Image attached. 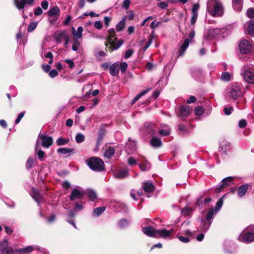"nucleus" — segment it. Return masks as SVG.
I'll return each instance as SVG.
<instances>
[{
    "instance_id": "obj_1",
    "label": "nucleus",
    "mask_w": 254,
    "mask_h": 254,
    "mask_svg": "<svg viewBox=\"0 0 254 254\" xmlns=\"http://www.w3.org/2000/svg\"><path fill=\"white\" fill-rule=\"evenodd\" d=\"M244 88L241 83L233 82L227 88L226 96L229 99L236 100L243 96Z\"/></svg>"
},
{
    "instance_id": "obj_2",
    "label": "nucleus",
    "mask_w": 254,
    "mask_h": 254,
    "mask_svg": "<svg viewBox=\"0 0 254 254\" xmlns=\"http://www.w3.org/2000/svg\"><path fill=\"white\" fill-rule=\"evenodd\" d=\"M207 10L213 16H221L223 13V7L218 0H209L207 3Z\"/></svg>"
},
{
    "instance_id": "obj_3",
    "label": "nucleus",
    "mask_w": 254,
    "mask_h": 254,
    "mask_svg": "<svg viewBox=\"0 0 254 254\" xmlns=\"http://www.w3.org/2000/svg\"><path fill=\"white\" fill-rule=\"evenodd\" d=\"M86 164L91 170L94 171L100 172L104 169L103 161L98 157H92L87 159Z\"/></svg>"
},
{
    "instance_id": "obj_4",
    "label": "nucleus",
    "mask_w": 254,
    "mask_h": 254,
    "mask_svg": "<svg viewBox=\"0 0 254 254\" xmlns=\"http://www.w3.org/2000/svg\"><path fill=\"white\" fill-rule=\"evenodd\" d=\"M241 241L245 242H252L254 241V225H251L247 227L239 236Z\"/></svg>"
},
{
    "instance_id": "obj_5",
    "label": "nucleus",
    "mask_w": 254,
    "mask_h": 254,
    "mask_svg": "<svg viewBox=\"0 0 254 254\" xmlns=\"http://www.w3.org/2000/svg\"><path fill=\"white\" fill-rule=\"evenodd\" d=\"M53 138L51 136L40 133L37 138L35 150H38L40 144L46 148H49L53 143Z\"/></svg>"
},
{
    "instance_id": "obj_6",
    "label": "nucleus",
    "mask_w": 254,
    "mask_h": 254,
    "mask_svg": "<svg viewBox=\"0 0 254 254\" xmlns=\"http://www.w3.org/2000/svg\"><path fill=\"white\" fill-rule=\"evenodd\" d=\"M239 47L240 53L242 54H248L252 51L254 44L252 41L243 39L240 42Z\"/></svg>"
},
{
    "instance_id": "obj_7",
    "label": "nucleus",
    "mask_w": 254,
    "mask_h": 254,
    "mask_svg": "<svg viewBox=\"0 0 254 254\" xmlns=\"http://www.w3.org/2000/svg\"><path fill=\"white\" fill-rule=\"evenodd\" d=\"M237 178L235 177H227L221 181V182L216 186L215 188L216 191L218 192L224 188L233 184V182L235 181Z\"/></svg>"
},
{
    "instance_id": "obj_8",
    "label": "nucleus",
    "mask_w": 254,
    "mask_h": 254,
    "mask_svg": "<svg viewBox=\"0 0 254 254\" xmlns=\"http://www.w3.org/2000/svg\"><path fill=\"white\" fill-rule=\"evenodd\" d=\"M190 111L191 109L188 105H183L176 109L177 115L182 119L188 117Z\"/></svg>"
},
{
    "instance_id": "obj_9",
    "label": "nucleus",
    "mask_w": 254,
    "mask_h": 254,
    "mask_svg": "<svg viewBox=\"0 0 254 254\" xmlns=\"http://www.w3.org/2000/svg\"><path fill=\"white\" fill-rule=\"evenodd\" d=\"M194 35L195 31L192 30L189 35V39H186L181 46L180 48L179 49V56H182L184 55L186 50L189 46L190 40H192L194 38Z\"/></svg>"
},
{
    "instance_id": "obj_10",
    "label": "nucleus",
    "mask_w": 254,
    "mask_h": 254,
    "mask_svg": "<svg viewBox=\"0 0 254 254\" xmlns=\"http://www.w3.org/2000/svg\"><path fill=\"white\" fill-rule=\"evenodd\" d=\"M16 252L11 248L8 247V243L7 240L4 239L0 244V254H13Z\"/></svg>"
},
{
    "instance_id": "obj_11",
    "label": "nucleus",
    "mask_w": 254,
    "mask_h": 254,
    "mask_svg": "<svg viewBox=\"0 0 254 254\" xmlns=\"http://www.w3.org/2000/svg\"><path fill=\"white\" fill-rule=\"evenodd\" d=\"M141 188L144 193H148L147 196L150 197L151 195L150 194H152L154 191L155 186L152 182L147 181L142 183Z\"/></svg>"
},
{
    "instance_id": "obj_12",
    "label": "nucleus",
    "mask_w": 254,
    "mask_h": 254,
    "mask_svg": "<svg viewBox=\"0 0 254 254\" xmlns=\"http://www.w3.org/2000/svg\"><path fill=\"white\" fill-rule=\"evenodd\" d=\"M125 148L126 151L128 154L133 153L137 149L136 141L134 140H131L130 138H128V141L126 143Z\"/></svg>"
},
{
    "instance_id": "obj_13",
    "label": "nucleus",
    "mask_w": 254,
    "mask_h": 254,
    "mask_svg": "<svg viewBox=\"0 0 254 254\" xmlns=\"http://www.w3.org/2000/svg\"><path fill=\"white\" fill-rule=\"evenodd\" d=\"M84 193L81 190L80 188H74L72 190L69 198L71 201H74L76 199H81L83 197Z\"/></svg>"
},
{
    "instance_id": "obj_14",
    "label": "nucleus",
    "mask_w": 254,
    "mask_h": 254,
    "mask_svg": "<svg viewBox=\"0 0 254 254\" xmlns=\"http://www.w3.org/2000/svg\"><path fill=\"white\" fill-rule=\"evenodd\" d=\"M110 206L117 211H125L127 207L124 203L116 200L112 201L110 202Z\"/></svg>"
},
{
    "instance_id": "obj_15",
    "label": "nucleus",
    "mask_w": 254,
    "mask_h": 254,
    "mask_svg": "<svg viewBox=\"0 0 254 254\" xmlns=\"http://www.w3.org/2000/svg\"><path fill=\"white\" fill-rule=\"evenodd\" d=\"M30 195L34 200L37 203L38 205L43 201V198L42 195L39 193L38 190L34 187L32 188Z\"/></svg>"
},
{
    "instance_id": "obj_16",
    "label": "nucleus",
    "mask_w": 254,
    "mask_h": 254,
    "mask_svg": "<svg viewBox=\"0 0 254 254\" xmlns=\"http://www.w3.org/2000/svg\"><path fill=\"white\" fill-rule=\"evenodd\" d=\"M114 40L116 41V42H115L113 41L110 43V46H108V44L107 43L105 44L106 47L108 48L111 52L118 49L124 43V41L122 39L117 40V39L115 38Z\"/></svg>"
},
{
    "instance_id": "obj_17",
    "label": "nucleus",
    "mask_w": 254,
    "mask_h": 254,
    "mask_svg": "<svg viewBox=\"0 0 254 254\" xmlns=\"http://www.w3.org/2000/svg\"><path fill=\"white\" fill-rule=\"evenodd\" d=\"M156 127L155 124L150 122H146L144 124L143 130L148 134L152 135L156 132Z\"/></svg>"
},
{
    "instance_id": "obj_18",
    "label": "nucleus",
    "mask_w": 254,
    "mask_h": 254,
    "mask_svg": "<svg viewBox=\"0 0 254 254\" xmlns=\"http://www.w3.org/2000/svg\"><path fill=\"white\" fill-rule=\"evenodd\" d=\"M174 229L170 230L166 229L157 230L156 238H166L169 237L174 233Z\"/></svg>"
},
{
    "instance_id": "obj_19",
    "label": "nucleus",
    "mask_w": 254,
    "mask_h": 254,
    "mask_svg": "<svg viewBox=\"0 0 254 254\" xmlns=\"http://www.w3.org/2000/svg\"><path fill=\"white\" fill-rule=\"evenodd\" d=\"M142 232L146 236L156 238L157 229L153 227L148 226L142 227Z\"/></svg>"
},
{
    "instance_id": "obj_20",
    "label": "nucleus",
    "mask_w": 254,
    "mask_h": 254,
    "mask_svg": "<svg viewBox=\"0 0 254 254\" xmlns=\"http://www.w3.org/2000/svg\"><path fill=\"white\" fill-rule=\"evenodd\" d=\"M106 130L105 129V127L103 125H102V126L100 127L98 134V137L97 140L96 144V148H98L100 145H101L102 141L103 139L104 136L105 134Z\"/></svg>"
},
{
    "instance_id": "obj_21",
    "label": "nucleus",
    "mask_w": 254,
    "mask_h": 254,
    "mask_svg": "<svg viewBox=\"0 0 254 254\" xmlns=\"http://www.w3.org/2000/svg\"><path fill=\"white\" fill-rule=\"evenodd\" d=\"M243 76L245 80L247 82L251 84L254 83V74L251 71L248 70H245Z\"/></svg>"
},
{
    "instance_id": "obj_22",
    "label": "nucleus",
    "mask_w": 254,
    "mask_h": 254,
    "mask_svg": "<svg viewBox=\"0 0 254 254\" xmlns=\"http://www.w3.org/2000/svg\"><path fill=\"white\" fill-rule=\"evenodd\" d=\"M137 161L140 162L139 166L142 171H148L151 169L150 164L146 160L143 159H138Z\"/></svg>"
},
{
    "instance_id": "obj_23",
    "label": "nucleus",
    "mask_w": 254,
    "mask_h": 254,
    "mask_svg": "<svg viewBox=\"0 0 254 254\" xmlns=\"http://www.w3.org/2000/svg\"><path fill=\"white\" fill-rule=\"evenodd\" d=\"M211 201V198H205L204 200L202 198H200L197 199L195 205L198 206L199 209H201L203 206L207 207Z\"/></svg>"
},
{
    "instance_id": "obj_24",
    "label": "nucleus",
    "mask_w": 254,
    "mask_h": 254,
    "mask_svg": "<svg viewBox=\"0 0 254 254\" xmlns=\"http://www.w3.org/2000/svg\"><path fill=\"white\" fill-rule=\"evenodd\" d=\"M114 175L116 178L124 179L128 176V171L127 170H121L114 173Z\"/></svg>"
},
{
    "instance_id": "obj_25",
    "label": "nucleus",
    "mask_w": 254,
    "mask_h": 254,
    "mask_svg": "<svg viewBox=\"0 0 254 254\" xmlns=\"http://www.w3.org/2000/svg\"><path fill=\"white\" fill-rule=\"evenodd\" d=\"M83 30V28L82 26L78 27L77 30L73 27L71 28L72 35L77 40L81 38Z\"/></svg>"
},
{
    "instance_id": "obj_26",
    "label": "nucleus",
    "mask_w": 254,
    "mask_h": 254,
    "mask_svg": "<svg viewBox=\"0 0 254 254\" xmlns=\"http://www.w3.org/2000/svg\"><path fill=\"white\" fill-rule=\"evenodd\" d=\"M211 224V221H207L205 219L202 220L200 228L203 232H206L208 231Z\"/></svg>"
},
{
    "instance_id": "obj_27",
    "label": "nucleus",
    "mask_w": 254,
    "mask_h": 254,
    "mask_svg": "<svg viewBox=\"0 0 254 254\" xmlns=\"http://www.w3.org/2000/svg\"><path fill=\"white\" fill-rule=\"evenodd\" d=\"M243 0H232V5L234 9L237 11L242 10Z\"/></svg>"
},
{
    "instance_id": "obj_28",
    "label": "nucleus",
    "mask_w": 254,
    "mask_h": 254,
    "mask_svg": "<svg viewBox=\"0 0 254 254\" xmlns=\"http://www.w3.org/2000/svg\"><path fill=\"white\" fill-rule=\"evenodd\" d=\"M249 185L245 184L241 185L238 188V195L239 197H242L247 192L248 190Z\"/></svg>"
},
{
    "instance_id": "obj_29",
    "label": "nucleus",
    "mask_w": 254,
    "mask_h": 254,
    "mask_svg": "<svg viewBox=\"0 0 254 254\" xmlns=\"http://www.w3.org/2000/svg\"><path fill=\"white\" fill-rule=\"evenodd\" d=\"M60 9L57 6H54L48 11V15L49 17H53L60 15Z\"/></svg>"
},
{
    "instance_id": "obj_30",
    "label": "nucleus",
    "mask_w": 254,
    "mask_h": 254,
    "mask_svg": "<svg viewBox=\"0 0 254 254\" xmlns=\"http://www.w3.org/2000/svg\"><path fill=\"white\" fill-rule=\"evenodd\" d=\"M34 0H20L16 3V6L19 9L24 8L26 4H31L33 3Z\"/></svg>"
},
{
    "instance_id": "obj_31",
    "label": "nucleus",
    "mask_w": 254,
    "mask_h": 254,
    "mask_svg": "<svg viewBox=\"0 0 254 254\" xmlns=\"http://www.w3.org/2000/svg\"><path fill=\"white\" fill-rule=\"evenodd\" d=\"M127 19V15H125L123 17L122 19L117 23L116 26V30L117 32H120L124 29Z\"/></svg>"
},
{
    "instance_id": "obj_32",
    "label": "nucleus",
    "mask_w": 254,
    "mask_h": 254,
    "mask_svg": "<svg viewBox=\"0 0 254 254\" xmlns=\"http://www.w3.org/2000/svg\"><path fill=\"white\" fill-rule=\"evenodd\" d=\"M151 88H147L143 91H142L140 93L138 94L131 101V105L134 104L137 100H138L142 96L148 93Z\"/></svg>"
},
{
    "instance_id": "obj_33",
    "label": "nucleus",
    "mask_w": 254,
    "mask_h": 254,
    "mask_svg": "<svg viewBox=\"0 0 254 254\" xmlns=\"http://www.w3.org/2000/svg\"><path fill=\"white\" fill-rule=\"evenodd\" d=\"M67 35V33L65 31H60L55 34V40L57 42L60 43L61 42L62 40L64 39Z\"/></svg>"
},
{
    "instance_id": "obj_34",
    "label": "nucleus",
    "mask_w": 254,
    "mask_h": 254,
    "mask_svg": "<svg viewBox=\"0 0 254 254\" xmlns=\"http://www.w3.org/2000/svg\"><path fill=\"white\" fill-rule=\"evenodd\" d=\"M74 151L73 148L61 147L57 150V152L62 154H69V155L71 154Z\"/></svg>"
},
{
    "instance_id": "obj_35",
    "label": "nucleus",
    "mask_w": 254,
    "mask_h": 254,
    "mask_svg": "<svg viewBox=\"0 0 254 254\" xmlns=\"http://www.w3.org/2000/svg\"><path fill=\"white\" fill-rule=\"evenodd\" d=\"M115 153V149L114 147H109L104 153V157L107 158H111Z\"/></svg>"
},
{
    "instance_id": "obj_36",
    "label": "nucleus",
    "mask_w": 254,
    "mask_h": 254,
    "mask_svg": "<svg viewBox=\"0 0 254 254\" xmlns=\"http://www.w3.org/2000/svg\"><path fill=\"white\" fill-rule=\"evenodd\" d=\"M119 65L114 64L110 66V73L113 76H116L119 73Z\"/></svg>"
},
{
    "instance_id": "obj_37",
    "label": "nucleus",
    "mask_w": 254,
    "mask_h": 254,
    "mask_svg": "<svg viewBox=\"0 0 254 254\" xmlns=\"http://www.w3.org/2000/svg\"><path fill=\"white\" fill-rule=\"evenodd\" d=\"M106 210L105 207H99L94 209L92 212L94 217H98Z\"/></svg>"
},
{
    "instance_id": "obj_38",
    "label": "nucleus",
    "mask_w": 254,
    "mask_h": 254,
    "mask_svg": "<svg viewBox=\"0 0 254 254\" xmlns=\"http://www.w3.org/2000/svg\"><path fill=\"white\" fill-rule=\"evenodd\" d=\"M150 141L151 145L154 147H160L162 144V141L161 139L157 137H152Z\"/></svg>"
},
{
    "instance_id": "obj_39",
    "label": "nucleus",
    "mask_w": 254,
    "mask_h": 254,
    "mask_svg": "<svg viewBox=\"0 0 254 254\" xmlns=\"http://www.w3.org/2000/svg\"><path fill=\"white\" fill-rule=\"evenodd\" d=\"M69 142L68 138L59 137L56 140V143L58 146H62L67 144Z\"/></svg>"
},
{
    "instance_id": "obj_40",
    "label": "nucleus",
    "mask_w": 254,
    "mask_h": 254,
    "mask_svg": "<svg viewBox=\"0 0 254 254\" xmlns=\"http://www.w3.org/2000/svg\"><path fill=\"white\" fill-rule=\"evenodd\" d=\"M88 197L92 201L96 199L97 197L96 192L91 189L87 190L86 191Z\"/></svg>"
},
{
    "instance_id": "obj_41",
    "label": "nucleus",
    "mask_w": 254,
    "mask_h": 254,
    "mask_svg": "<svg viewBox=\"0 0 254 254\" xmlns=\"http://www.w3.org/2000/svg\"><path fill=\"white\" fill-rule=\"evenodd\" d=\"M33 250V248L32 246H28L24 248L16 250V252L20 254L29 253H31Z\"/></svg>"
},
{
    "instance_id": "obj_42",
    "label": "nucleus",
    "mask_w": 254,
    "mask_h": 254,
    "mask_svg": "<svg viewBox=\"0 0 254 254\" xmlns=\"http://www.w3.org/2000/svg\"><path fill=\"white\" fill-rule=\"evenodd\" d=\"M223 30L222 28L213 29L211 31V34L214 38H217L222 33Z\"/></svg>"
},
{
    "instance_id": "obj_43",
    "label": "nucleus",
    "mask_w": 254,
    "mask_h": 254,
    "mask_svg": "<svg viewBox=\"0 0 254 254\" xmlns=\"http://www.w3.org/2000/svg\"><path fill=\"white\" fill-rule=\"evenodd\" d=\"M247 31L250 35L254 36V20H252L249 23Z\"/></svg>"
},
{
    "instance_id": "obj_44",
    "label": "nucleus",
    "mask_w": 254,
    "mask_h": 254,
    "mask_svg": "<svg viewBox=\"0 0 254 254\" xmlns=\"http://www.w3.org/2000/svg\"><path fill=\"white\" fill-rule=\"evenodd\" d=\"M128 225L129 222L126 219H122L118 222V226L121 229L127 227Z\"/></svg>"
},
{
    "instance_id": "obj_45",
    "label": "nucleus",
    "mask_w": 254,
    "mask_h": 254,
    "mask_svg": "<svg viewBox=\"0 0 254 254\" xmlns=\"http://www.w3.org/2000/svg\"><path fill=\"white\" fill-rule=\"evenodd\" d=\"M85 136L81 133H77L75 135V141L78 143L83 142L85 140Z\"/></svg>"
},
{
    "instance_id": "obj_46",
    "label": "nucleus",
    "mask_w": 254,
    "mask_h": 254,
    "mask_svg": "<svg viewBox=\"0 0 254 254\" xmlns=\"http://www.w3.org/2000/svg\"><path fill=\"white\" fill-rule=\"evenodd\" d=\"M192 211V208L186 207L182 210L181 214L185 217L189 216L190 215Z\"/></svg>"
},
{
    "instance_id": "obj_47",
    "label": "nucleus",
    "mask_w": 254,
    "mask_h": 254,
    "mask_svg": "<svg viewBox=\"0 0 254 254\" xmlns=\"http://www.w3.org/2000/svg\"><path fill=\"white\" fill-rule=\"evenodd\" d=\"M34 159L32 157H29L26 163V168L27 169H30L33 166Z\"/></svg>"
},
{
    "instance_id": "obj_48",
    "label": "nucleus",
    "mask_w": 254,
    "mask_h": 254,
    "mask_svg": "<svg viewBox=\"0 0 254 254\" xmlns=\"http://www.w3.org/2000/svg\"><path fill=\"white\" fill-rule=\"evenodd\" d=\"M231 75L229 72H225L222 73L221 78L225 81H229L230 80Z\"/></svg>"
},
{
    "instance_id": "obj_49",
    "label": "nucleus",
    "mask_w": 254,
    "mask_h": 254,
    "mask_svg": "<svg viewBox=\"0 0 254 254\" xmlns=\"http://www.w3.org/2000/svg\"><path fill=\"white\" fill-rule=\"evenodd\" d=\"M194 111L196 115L201 116L204 112V109L201 106H197L195 108Z\"/></svg>"
},
{
    "instance_id": "obj_50",
    "label": "nucleus",
    "mask_w": 254,
    "mask_h": 254,
    "mask_svg": "<svg viewBox=\"0 0 254 254\" xmlns=\"http://www.w3.org/2000/svg\"><path fill=\"white\" fill-rule=\"evenodd\" d=\"M37 23L36 22H31L28 26L27 30L29 32L33 31L37 27Z\"/></svg>"
},
{
    "instance_id": "obj_51",
    "label": "nucleus",
    "mask_w": 254,
    "mask_h": 254,
    "mask_svg": "<svg viewBox=\"0 0 254 254\" xmlns=\"http://www.w3.org/2000/svg\"><path fill=\"white\" fill-rule=\"evenodd\" d=\"M214 214V211L213 208H211L208 212L206 218L205 220L207 221H211V219L213 218Z\"/></svg>"
},
{
    "instance_id": "obj_52",
    "label": "nucleus",
    "mask_w": 254,
    "mask_h": 254,
    "mask_svg": "<svg viewBox=\"0 0 254 254\" xmlns=\"http://www.w3.org/2000/svg\"><path fill=\"white\" fill-rule=\"evenodd\" d=\"M80 46V42L76 39L73 43V45L72 46V50L73 51H77L79 47Z\"/></svg>"
},
{
    "instance_id": "obj_53",
    "label": "nucleus",
    "mask_w": 254,
    "mask_h": 254,
    "mask_svg": "<svg viewBox=\"0 0 254 254\" xmlns=\"http://www.w3.org/2000/svg\"><path fill=\"white\" fill-rule=\"evenodd\" d=\"M223 205V200L222 199H219L217 202H216L215 208V213H217L218 211L220 210L221 208L222 207Z\"/></svg>"
},
{
    "instance_id": "obj_54",
    "label": "nucleus",
    "mask_w": 254,
    "mask_h": 254,
    "mask_svg": "<svg viewBox=\"0 0 254 254\" xmlns=\"http://www.w3.org/2000/svg\"><path fill=\"white\" fill-rule=\"evenodd\" d=\"M35 152L37 153L38 158L40 161L43 160V158L45 155V152L41 149H39L38 147V150L37 151L35 150Z\"/></svg>"
},
{
    "instance_id": "obj_55",
    "label": "nucleus",
    "mask_w": 254,
    "mask_h": 254,
    "mask_svg": "<svg viewBox=\"0 0 254 254\" xmlns=\"http://www.w3.org/2000/svg\"><path fill=\"white\" fill-rule=\"evenodd\" d=\"M84 208L83 204L82 202H76L75 204L74 210L76 211H81Z\"/></svg>"
},
{
    "instance_id": "obj_56",
    "label": "nucleus",
    "mask_w": 254,
    "mask_h": 254,
    "mask_svg": "<svg viewBox=\"0 0 254 254\" xmlns=\"http://www.w3.org/2000/svg\"><path fill=\"white\" fill-rule=\"evenodd\" d=\"M119 67L121 72L124 73L127 69V64L126 62H122L120 64Z\"/></svg>"
},
{
    "instance_id": "obj_57",
    "label": "nucleus",
    "mask_w": 254,
    "mask_h": 254,
    "mask_svg": "<svg viewBox=\"0 0 254 254\" xmlns=\"http://www.w3.org/2000/svg\"><path fill=\"white\" fill-rule=\"evenodd\" d=\"M247 15L250 18H254V8H249L247 11Z\"/></svg>"
},
{
    "instance_id": "obj_58",
    "label": "nucleus",
    "mask_w": 254,
    "mask_h": 254,
    "mask_svg": "<svg viewBox=\"0 0 254 254\" xmlns=\"http://www.w3.org/2000/svg\"><path fill=\"white\" fill-rule=\"evenodd\" d=\"M157 5L163 9H166L168 7V4L165 1L160 2L158 3Z\"/></svg>"
},
{
    "instance_id": "obj_59",
    "label": "nucleus",
    "mask_w": 254,
    "mask_h": 254,
    "mask_svg": "<svg viewBox=\"0 0 254 254\" xmlns=\"http://www.w3.org/2000/svg\"><path fill=\"white\" fill-rule=\"evenodd\" d=\"M127 163L130 166H133L137 164V161L133 157H130L127 159Z\"/></svg>"
},
{
    "instance_id": "obj_60",
    "label": "nucleus",
    "mask_w": 254,
    "mask_h": 254,
    "mask_svg": "<svg viewBox=\"0 0 254 254\" xmlns=\"http://www.w3.org/2000/svg\"><path fill=\"white\" fill-rule=\"evenodd\" d=\"M133 53V50L132 49H128L126 51L125 54V58L128 59L130 57Z\"/></svg>"
},
{
    "instance_id": "obj_61",
    "label": "nucleus",
    "mask_w": 254,
    "mask_h": 254,
    "mask_svg": "<svg viewBox=\"0 0 254 254\" xmlns=\"http://www.w3.org/2000/svg\"><path fill=\"white\" fill-rule=\"evenodd\" d=\"M178 239L183 243H188L190 242V239L188 237H183L182 236H177Z\"/></svg>"
},
{
    "instance_id": "obj_62",
    "label": "nucleus",
    "mask_w": 254,
    "mask_h": 254,
    "mask_svg": "<svg viewBox=\"0 0 254 254\" xmlns=\"http://www.w3.org/2000/svg\"><path fill=\"white\" fill-rule=\"evenodd\" d=\"M160 24V22L156 20L153 21L150 24L151 29L154 30L155 28L158 27Z\"/></svg>"
},
{
    "instance_id": "obj_63",
    "label": "nucleus",
    "mask_w": 254,
    "mask_h": 254,
    "mask_svg": "<svg viewBox=\"0 0 254 254\" xmlns=\"http://www.w3.org/2000/svg\"><path fill=\"white\" fill-rule=\"evenodd\" d=\"M233 108L232 107H225L223 109L224 113L226 115H229L231 114Z\"/></svg>"
},
{
    "instance_id": "obj_64",
    "label": "nucleus",
    "mask_w": 254,
    "mask_h": 254,
    "mask_svg": "<svg viewBox=\"0 0 254 254\" xmlns=\"http://www.w3.org/2000/svg\"><path fill=\"white\" fill-rule=\"evenodd\" d=\"M58 75V72L56 69H52L50 71L49 75L51 78H54Z\"/></svg>"
}]
</instances>
